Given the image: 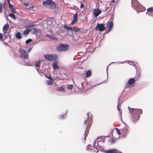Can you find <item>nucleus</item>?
<instances>
[{
    "mask_svg": "<svg viewBox=\"0 0 153 153\" xmlns=\"http://www.w3.org/2000/svg\"><path fill=\"white\" fill-rule=\"evenodd\" d=\"M46 77L47 78H48L50 79H53L52 78L51 76H48L46 75Z\"/></svg>",
    "mask_w": 153,
    "mask_h": 153,
    "instance_id": "obj_35",
    "label": "nucleus"
},
{
    "mask_svg": "<svg viewBox=\"0 0 153 153\" xmlns=\"http://www.w3.org/2000/svg\"><path fill=\"white\" fill-rule=\"evenodd\" d=\"M77 13L76 12V13L73 16V20L71 22V24L73 25L77 21Z\"/></svg>",
    "mask_w": 153,
    "mask_h": 153,
    "instance_id": "obj_13",
    "label": "nucleus"
},
{
    "mask_svg": "<svg viewBox=\"0 0 153 153\" xmlns=\"http://www.w3.org/2000/svg\"><path fill=\"white\" fill-rule=\"evenodd\" d=\"M96 141H94V144H93V145H95V144H96Z\"/></svg>",
    "mask_w": 153,
    "mask_h": 153,
    "instance_id": "obj_44",
    "label": "nucleus"
},
{
    "mask_svg": "<svg viewBox=\"0 0 153 153\" xmlns=\"http://www.w3.org/2000/svg\"><path fill=\"white\" fill-rule=\"evenodd\" d=\"M24 4L25 6H27L28 5V3H25Z\"/></svg>",
    "mask_w": 153,
    "mask_h": 153,
    "instance_id": "obj_42",
    "label": "nucleus"
},
{
    "mask_svg": "<svg viewBox=\"0 0 153 153\" xmlns=\"http://www.w3.org/2000/svg\"><path fill=\"white\" fill-rule=\"evenodd\" d=\"M96 150H97V152H98V151L97 150V149H96Z\"/></svg>",
    "mask_w": 153,
    "mask_h": 153,
    "instance_id": "obj_47",
    "label": "nucleus"
},
{
    "mask_svg": "<svg viewBox=\"0 0 153 153\" xmlns=\"http://www.w3.org/2000/svg\"><path fill=\"white\" fill-rule=\"evenodd\" d=\"M74 31L75 32H77L81 30L80 28H79L77 27H73Z\"/></svg>",
    "mask_w": 153,
    "mask_h": 153,
    "instance_id": "obj_22",
    "label": "nucleus"
},
{
    "mask_svg": "<svg viewBox=\"0 0 153 153\" xmlns=\"http://www.w3.org/2000/svg\"><path fill=\"white\" fill-rule=\"evenodd\" d=\"M47 82L48 85H51L53 84V82L50 80H48L47 81Z\"/></svg>",
    "mask_w": 153,
    "mask_h": 153,
    "instance_id": "obj_27",
    "label": "nucleus"
},
{
    "mask_svg": "<svg viewBox=\"0 0 153 153\" xmlns=\"http://www.w3.org/2000/svg\"><path fill=\"white\" fill-rule=\"evenodd\" d=\"M73 28L71 27H68L67 30H72Z\"/></svg>",
    "mask_w": 153,
    "mask_h": 153,
    "instance_id": "obj_34",
    "label": "nucleus"
},
{
    "mask_svg": "<svg viewBox=\"0 0 153 153\" xmlns=\"http://www.w3.org/2000/svg\"><path fill=\"white\" fill-rule=\"evenodd\" d=\"M30 32V30L29 29L26 28L24 31L23 33V35L26 36Z\"/></svg>",
    "mask_w": 153,
    "mask_h": 153,
    "instance_id": "obj_19",
    "label": "nucleus"
},
{
    "mask_svg": "<svg viewBox=\"0 0 153 153\" xmlns=\"http://www.w3.org/2000/svg\"><path fill=\"white\" fill-rule=\"evenodd\" d=\"M32 41V40L31 39H29L25 41V43L26 44H27L30 42Z\"/></svg>",
    "mask_w": 153,
    "mask_h": 153,
    "instance_id": "obj_28",
    "label": "nucleus"
},
{
    "mask_svg": "<svg viewBox=\"0 0 153 153\" xmlns=\"http://www.w3.org/2000/svg\"><path fill=\"white\" fill-rule=\"evenodd\" d=\"M48 37H49L50 38H51V39H54V37L53 36L50 35L49 36H48Z\"/></svg>",
    "mask_w": 153,
    "mask_h": 153,
    "instance_id": "obj_36",
    "label": "nucleus"
},
{
    "mask_svg": "<svg viewBox=\"0 0 153 153\" xmlns=\"http://www.w3.org/2000/svg\"><path fill=\"white\" fill-rule=\"evenodd\" d=\"M40 62L39 60L36 62L35 66L36 67H39L40 66Z\"/></svg>",
    "mask_w": 153,
    "mask_h": 153,
    "instance_id": "obj_23",
    "label": "nucleus"
},
{
    "mask_svg": "<svg viewBox=\"0 0 153 153\" xmlns=\"http://www.w3.org/2000/svg\"><path fill=\"white\" fill-rule=\"evenodd\" d=\"M132 7L137 11L141 12L144 11L145 10V8L143 7L137 0H132L131 1Z\"/></svg>",
    "mask_w": 153,
    "mask_h": 153,
    "instance_id": "obj_3",
    "label": "nucleus"
},
{
    "mask_svg": "<svg viewBox=\"0 0 153 153\" xmlns=\"http://www.w3.org/2000/svg\"><path fill=\"white\" fill-rule=\"evenodd\" d=\"M16 37L18 39H21L22 37L20 33L19 32H17L16 33Z\"/></svg>",
    "mask_w": 153,
    "mask_h": 153,
    "instance_id": "obj_20",
    "label": "nucleus"
},
{
    "mask_svg": "<svg viewBox=\"0 0 153 153\" xmlns=\"http://www.w3.org/2000/svg\"><path fill=\"white\" fill-rule=\"evenodd\" d=\"M112 0V2H114V0Z\"/></svg>",
    "mask_w": 153,
    "mask_h": 153,
    "instance_id": "obj_45",
    "label": "nucleus"
},
{
    "mask_svg": "<svg viewBox=\"0 0 153 153\" xmlns=\"http://www.w3.org/2000/svg\"><path fill=\"white\" fill-rule=\"evenodd\" d=\"M117 108H118V110L119 111V112L120 113V114H121V113H122V111L121 110H120V109L119 104H118V105H117Z\"/></svg>",
    "mask_w": 153,
    "mask_h": 153,
    "instance_id": "obj_32",
    "label": "nucleus"
},
{
    "mask_svg": "<svg viewBox=\"0 0 153 153\" xmlns=\"http://www.w3.org/2000/svg\"><path fill=\"white\" fill-rule=\"evenodd\" d=\"M2 5L1 3H0V13L2 12Z\"/></svg>",
    "mask_w": 153,
    "mask_h": 153,
    "instance_id": "obj_29",
    "label": "nucleus"
},
{
    "mask_svg": "<svg viewBox=\"0 0 153 153\" xmlns=\"http://www.w3.org/2000/svg\"><path fill=\"white\" fill-rule=\"evenodd\" d=\"M32 48H29L27 50V51L28 52H30V51L32 50Z\"/></svg>",
    "mask_w": 153,
    "mask_h": 153,
    "instance_id": "obj_39",
    "label": "nucleus"
},
{
    "mask_svg": "<svg viewBox=\"0 0 153 153\" xmlns=\"http://www.w3.org/2000/svg\"><path fill=\"white\" fill-rule=\"evenodd\" d=\"M9 16L14 20H15L16 19V18L15 16V15L12 13H10L9 14Z\"/></svg>",
    "mask_w": 153,
    "mask_h": 153,
    "instance_id": "obj_25",
    "label": "nucleus"
},
{
    "mask_svg": "<svg viewBox=\"0 0 153 153\" xmlns=\"http://www.w3.org/2000/svg\"><path fill=\"white\" fill-rule=\"evenodd\" d=\"M84 5L83 4H81V5H80V8L81 9L84 8Z\"/></svg>",
    "mask_w": 153,
    "mask_h": 153,
    "instance_id": "obj_33",
    "label": "nucleus"
},
{
    "mask_svg": "<svg viewBox=\"0 0 153 153\" xmlns=\"http://www.w3.org/2000/svg\"><path fill=\"white\" fill-rule=\"evenodd\" d=\"M33 30L35 32H36L37 31V30L35 29V28H33Z\"/></svg>",
    "mask_w": 153,
    "mask_h": 153,
    "instance_id": "obj_43",
    "label": "nucleus"
},
{
    "mask_svg": "<svg viewBox=\"0 0 153 153\" xmlns=\"http://www.w3.org/2000/svg\"><path fill=\"white\" fill-rule=\"evenodd\" d=\"M110 142L111 143H113L115 142L114 140L112 139L111 140H110Z\"/></svg>",
    "mask_w": 153,
    "mask_h": 153,
    "instance_id": "obj_37",
    "label": "nucleus"
},
{
    "mask_svg": "<svg viewBox=\"0 0 153 153\" xmlns=\"http://www.w3.org/2000/svg\"><path fill=\"white\" fill-rule=\"evenodd\" d=\"M43 5L45 7L51 9H55L56 4L51 0H46L43 2Z\"/></svg>",
    "mask_w": 153,
    "mask_h": 153,
    "instance_id": "obj_4",
    "label": "nucleus"
},
{
    "mask_svg": "<svg viewBox=\"0 0 153 153\" xmlns=\"http://www.w3.org/2000/svg\"><path fill=\"white\" fill-rule=\"evenodd\" d=\"M104 152L105 153H117V152L116 149L105 150Z\"/></svg>",
    "mask_w": 153,
    "mask_h": 153,
    "instance_id": "obj_15",
    "label": "nucleus"
},
{
    "mask_svg": "<svg viewBox=\"0 0 153 153\" xmlns=\"http://www.w3.org/2000/svg\"><path fill=\"white\" fill-rule=\"evenodd\" d=\"M73 87L72 85H69L67 86V88L68 89L72 90Z\"/></svg>",
    "mask_w": 153,
    "mask_h": 153,
    "instance_id": "obj_26",
    "label": "nucleus"
},
{
    "mask_svg": "<svg viewBox=\"0 0 153 153\" xmlns=\"http://www.w3.org/2000/svg\"><path fill=\"white\" fill-rule=\"evenodd\" d=\"M12 11V12L13 13H15V9H14V8H12V9H11Z\"/></svg>",
    "mask_w": 153,
    "mask_h": 153,
    "instance_id": "obj_38",
    "label": "nucleus"
},
{
    "mask_svg": "<svg viewBox=\"0 0 153 153\" xmlns=\"http://www.w3.org/2000/svg\"><path fill=\"white\" fill-rule=\"evenodd\" d=\"M101 12L102 11L101 10L96 8L94 9L93 13L95 17H97L99 14H101Z\"/></svg>",
    "mask_w": 153,
    "mask_h": 153,
    "instance_id": "obj_11",
    "label": "nucleus"
},
{
    "mask_svg": "<svg viewBox=\"0 0 153 153\" xmlns=\"http://www.w3.org/2000/svg\"><path fill=\"white\" fill-rule=\"evenodd\" d=\"M115 129L117 131V133L118 135V137H116L115 136H114L113 134H112V136H113V137H114L115 138L117 139L119 137H120V136L121 135V133H120V132L119 129H118V128H115Z\"/></svg>",
    "mask_w": 153,
    "mask_h": 153,
    "instance_id": "obj_17",
    "label": "nucleus"
},
{
    "mask_svg": "<svg viewBox=\"0 0 153 153\" xmlns=\"http://www.w3.org/2000/svg\"><path fill=\"white\" fill-rule=\"evenodd\" d=\"M44 57L46 59L50 61L56 60L58 57L57 55L55 54H46L44 55Z\"/></svg>",
    "mask_w": 153,
    "mask_h": 153,
    "instance_id": "obj_7",
    "label": "nucleus"
},
{
    "mask_svg": "<svg viewBox=\"0 0 153 153\" xmlns=\"http://www.w3.org/2000/svg\"><path fill=\"white\" fill-rule=\"evenodd\" d=\"M135 80L133 78L130 79L127 82V83L129 85H131L135 82Z\"/></svg>",
    "mask_w": 153,
    "mask_h": 153,
    "instance_id": "obj_14",
    "label": "nucleus"
},
{
    "mask_svg": "<svg viewBox=\"0 0 153 153\" xmlns=\"http://www.w3.org/2000/svg\"><path fill=\"white\" fill-rule=\"evenodd\" d=\"M104 25L103 24H97L95 27L96 30H99L100 31H103L105 29V27L104 26Z\"/></svg>",
    "mask_w": 153,
    "mask_h": 153,
    "instance_id": "obj_8",
    "label": "nucleus"
},
{
    "mask_svg": "<svg viewBox=\"0 0 153 153\" xmlns=\"http://www.w3.org/2000/svg\"><path fill=\"white\" fill-rule=\"evenodd\" d=\"M65 90L64 88L62 86H61L59 88H58L57 89V91H64Z\"/></svg>",
    "mask_w": 153,
    "mask_h": 153,
    "instance_id": "obj_24",
    "label": "nucleus"
},
{
    "mask_svg": "<svg viewBox=\"0 0 153 153\" xmlns=\"http://www.w3.org/2000/svg\"><path fill=\"white\" fill-rule=\"evenodd\" d=\"M7 1L9 8H10V9L14 8V6L10 4V0H7Z\"/></svg>",
    "mask_w": 153,
    "mask_h": 153,
    "instance_id": "obj_21",
    "label": "nucleus"
},
{
    "mask_svg": "<svg viewBox=\"0 0 153 153\" xmlns=\"http://www.w3.org/2000/svg\"><path fill=\"white\" fill-rule=\"evenodd\" d=\"M91 70H89L86 73V77H90L91 75Z\"/></svg>",
    "mask_w": 153,
    "mask_h": 153,
    "instance_id": "obj_18",
    "label": "nucleus"
},
{
    "mask_svg": "<svg viewBox=\"0 0 153 153\" xmlns=\"http://www.w3.org/2000/svg\"><path fill=\"white\" fill-rule=\"evenodd\" d=\"M69 48V45L67 44L59 45L56 47V49L59 52H64L67 51Z\"/></svg>",
    "mask_w": 153,
    "mask_h": 153,
    "instance_id": "obj_5",
    "label": "nucleus"
},
{
    "mask_svg": "<svg viewBox=\"0 0 153 153\" xmlns=\"http://www.w3.org/2000/svg\"><path fill=\"white\" fill-rule=\"evenodd\" d=\"M113 25V24L112 21H109L107 22V24L106 25V26L107 27H108V33L110 32L112 29Z\"/></svg>",
    "mask_w": 153,
    "mask_h": 153,
    "instance_id": "obj_10",
    "label": "nucleus"
},
{
    "mask_svg": "<svg viewBox=\"0 0 153 153\" xmlns=\"http://www.w3.org/2000/svg\"><path fill=\"white\" fill-rule=\"evenodd\" d=\"M68 27H67V25H64V28H66V29H67V28H68Z\"/></svg>",
    "mask_w": 153,
    "mask_h": 153,
    "instance_id": "obj_41",
    "label": "nucleus"
},
{
    "mask_svg": "<svg viewBox=\"0 0 153 153\" xmlns=\"http://www.w3.org/2000/svg\"><path fill=\"white\" fill-rule=\"evenodd\" d=\"M58 62L56 61H55L53 62V68L54 70H56L59 68L58 65Z\"/></svg>",
    "mask_w": 153,
    "mask_h": 153,
    "instance_id": "obj_16",
    "label": "nucleus"
},
{
    "mask_svg": "<svg viewBox=\"0 0 153 153\" xmlns=\"http://www.w3.org/2000/svg\"><path fill=\"white\" fill-rule=\"evenodd\" d=\"M3 35L2 33H0V41H1L3 39Z\"/></svg>",
    "mask_w": 153,
    "mask_h": 153,
    "instance_id": "obj_30",
    "label": "nucleus"
},
{
    "mask_svg": "<svg viewBox=\"0 0 153 153\" xmlns=\"http://www.w3.org/2000/svg\"><path fill=\"white\" fill-rule=\"evenodd\" d=\"M59 117L61 119H63L64 118V116L63 115H61L59 116Z\"/></svg>",
    "mask_w": 153,
    "mask_h": 153,
    "instance_id": "obj_31",
    "label": "nucleus"
},
{
    "mask_svg": "<svg viewBox=\"0 0 153 153\" xmlns=\"http://www.w3.org/2000/svg\"><path fill=\"white\" fill-rule=\"evenodd\" d=\"M108 8H109L108 7H106L105 8V10H105L107 11V10H108Z\"/></svg>",
    "mask_w": 153,
    "mask_h": 153,
    "instance_id": "obj_40",
    "label": "nucleus"
},
{
    "mask_svg": "<svg viewBox=\"0 0 153 153\" xmlns=\"http://www.w3.org/2000/svg\"><path fill=\"white\" fill-rule=\"evenodd\" d=\"M20 57L24 59H27L29 58V54L25 49L20 48L19 49Z\"/></svg>",
    "mask_w": 153,
    "mask_h": 153,
    "instance_id": "obj_6",
    "label": "nucleus"
},
{
    "mask_svg": "<svg viewBox=\"0 0 153 153\" xmlns=\"http://www.w3.org/2000/svg\"><path fill=\"white\" fill-rule=\"evenodd\" d=\"M147 10L146 13L150 16H153V7L148 8Z\"/></svg>",
    "mask_w": 153,
    "mask_h": 153,
    "instance_id": "obj_12",
    "label": "nucleus"
},
{
    "mask_svg": "<svg viewBox=\"0 0 153 153\" xmlns=\"http://www.w3.org/2000/svg\"><path fill=\"white\" fill-rule=\"evenodd\" d=\"M9 27V26L8 24H7L5 25L3 28V31L4 33V39H3V41H4V39H5L6 37L7 36L6 35L7 33V31L8 29V28Z\"/></svg>",
    "mask_w": 153,
    "mask_h": 153,
    "instance_id": "obj_9",
    "label": "nucleus"
},
{
    "mask_svg": "<svg viewBox=\"0 0 153 153\" xmlns=\"http://www.w3.org/2000/svg\"><path fill=\"white\" fill-rule=\"evenodd\" d=\"M88 118L83 122L82 131V138L85 141L86 138L88 134L89 130L92 124V118L91 117H89V113L87 114Z\"/></svg>",
    "mask_w": 153,
    "mask_h": 153,
    "instance_id": "obj_1",
    "label": "nucleus"
},
{
    "mask_svg": "<svg viewBox=\"0 0 153 153\" xmlns=\"http://www.w3.org/2000/svg\"><path fill=\"white\" fill-rule=\"evenodd\" d=\"M130 113L132 115V120L135 122L138 120L140 117V114H142L143 111L142 109L131 108L128 107Z\"/></svg>",
    "mask_w": 153,
    "mask_h": 153,
    "instance_id": "obj_2",
    "label": "nucleus"
},
{
    "mask_svg": "<svg viewBox=\"0 0 153 153\" xmlns=\"http://www.w3.org/2000/svg\"><path fill=\"white\" fill-rule=\"evenodd\" d=\"M100 3H102V1L101 0H100Z\"/></svg>",
    "mask_w": 153,
    "mask_h": 153,
    "instance_id": "obj_46",
    "label": "nucleus"
}]
</instances>
